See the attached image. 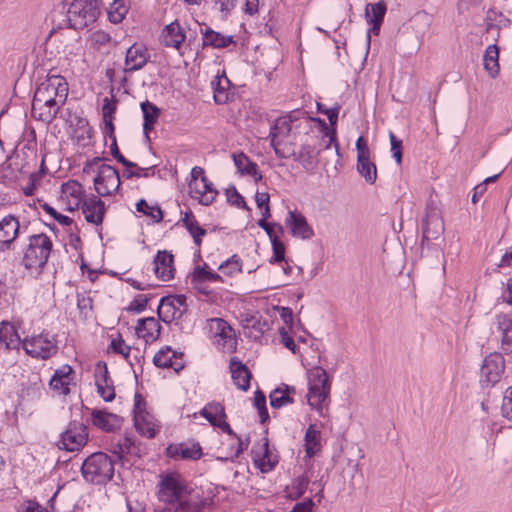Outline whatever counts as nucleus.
I'll use <instances>...</instances> for the list:
<instances>
[{
	"label": "nucleus",
	"instance_id": "f257e3e1",
	"mask_svg": "<svg viewBox=\"0 0 512 512\" xmlns=\"http://www.w3.org/2000/svg\"><path fill=\"white\" fill-rule=\"evenodd\" d=\"M158 500L172 506L170 512H202L206 499L178 472L160 475Z\"/></svg>",
	"mask_w": 512,
	"mask_h": 512
},
{
	"label": "nucleus",
	"instance_id": "f03ea898",
	"mask_svg": "<svg viewBox=\"0 0 512 512\" xmlns=\"http://www.w3.org/2000/svg\"><path fill=\"white\" fill-rule=\"evenodd\" d=\"M53 249V242L45 233L28 236L21 250L20 265L32 276L38 278L44 271Z\"/></svg>",
	"mask_w": 512,
	"mask_h": 512
},
{
	"label": "nucleus",
	"instance_id": "7ed1b4c3",
	"mask_svg": "<svg viewBox=\"0 0 512 512\" xmlns=\"http://www.w3.org/2000/svg\"><path fill=\"white\" fill-rule=\"evenodd\" d=\"M83 479L92 485H106L114 476L115 467L112 458L104 452L90 454L81 465Z\"/></svg>",
	"mask_w": 512,
	"mask_h": 512
},
{
	"label": "nucleus",
	"instance_id": "20e7f679",
	"mask_svg": "<svg viewBox=\"0 0 512 512\" xmlns=\"http://www.w3.org/2000/svg\"><path fill=\"white\" fill-rule=\"evenodd\" d=\"M100 0H73L67 9L65 25L59 23L57 29L63 27L82 30L93 24L100 15Z\"/></svg>",
	"mask_w": 512,
	"mask_h": 512
},
{
	"label": "nucleus",
	"instance_id": "39448f33",
	"mask_svg": "<svg viewBox=\"0 0 512 512\" xmlns=\"http://www.w3.org/2000/svg\"><path fill=\"white\" fill-rule=\"evenodd\" d=\"M331 383L325 369L314 367L308 374V394L309 405L320 411L322 403L330 393Z\"/></svg>",
	"mask_w": 512,
	"mask_h": 512
},
{
	"label": "nucleus",
	"instance_id": "423d86ee",
	"mask_svg": "<svg viewBox=\"0 0 512 512\" xmlns=\"http://www.w3.org/2000/svg\"><path fill=\"white\" fill-rule=\"evenodd\" d=\"M68 96V84L64 77L59 75L49 76L36 89L32 101V115L35 116L38 105L44 98L58 97L63 105Z\"/></svg>",
	"mask_w": 512,
	"mask_h": 512
},
{
	"label": "nucleus",
	"instance_id": "0eeeda50",
	"mask_svg": "<svg viewBox=\"0 0 512 512\" xmlns=\"http://www.w3.org/2000/svg\"><path fill=\"white\" fill-rule=\"evenodd\" d=\"M88 428L85 424L70 421L67 428L60 434L57 446L67 452H78L88 443Z\"/></svg>",
	"mask_w": 512,
	"mask_h": 512
},
{
	"label": "nucleus",
	"instance_id": "6e6552de",
	"mask_svg": "<svg viewBox=\"0 0 512 512\" xmlns=\"http://www.w3.org/2000/svg\"><path fill=\"white\" fill-rule=\"evenodd\" d=\"M22 347L29 356L37 359H49L58 351L55 336L48 332L25 338Z\"/></svg>",
	"mask_w": 512,
	"mask_h": 512
},
{
	"label": "nucleus",
	"instance_id": "1a4fd4ad",
	"mask_svg": "<svg viewBox=\"0 0 512 512\" xmlns=\"http://www.w3.org/2000/svg\"><path fill=\"white\" fill-rule=\"evenodd\" d=\"M120 183V175L115 167L108 164L99 166L94 178V187L98 195L106 197L114 194L118 191Z\"/></svg>",
	"mask_w": 512,
	"mask_h": 512
},
{
	"label": "nucleus",
	"instance_id": "9d476101",
	"mask_svg": "<svg viewBox=\"0 0 512 512\" xmlns=\"http://www.w3.org/2000/svg\"><path fill=\"white\" fill-rule=\"evenodd\" d=\"M505 370L504 357L497 352L485 357L480 370V383L483 387H492L498 383Z\"/></svg>",
	"mask_w": 512,
	"mask_h": 512
},
{
	"label": "nucleus",
	"instance_id": "9b49d317",
	"mask_svg": "<svg viewBox=\"0 0 512 512\" xmlns=\"http://www.w3.org/2000/svg\"><path fill=\"white\" fill-rule=\"evenodd\" d=\"M357 171L365 180L373 184L377 177L376 166L370 161V152L366 140L359 136L356 141Z\"/></svg>",
	"mask_w": 512,
	"mask_h": 512
},
{
	"label": "nucleus",
	"instance_id": "f8f14e48",
	"mask_svg": "<svg viewBox=\"0 0 512 512\" xmlns=\"http://www.w3.org/2000/svg\"><path fill=\"white\" fill-rule=\"evenodd\" d=\"M252 461L254 465L262 472L272 471L277 463V459L271 457L268 438H263L262 443L254 444L251 449Z\"/></svg>",
	"mask_w": 512,
	"mask_h": 512
},
{
	"label": "nucleus",
	"instance_id": "ddd939ff",
	"mask_svg": "<svg viewBox=\"0 0 512 512\" xmlns=\"http://www.w3.org/2000/svg\"><path fill=\"white\" fill-rule=\"evenodd\" d=\"M151 55L143 44H133L126 50L124 73H131L142 69L149 61Z\"/></svg>",
	"mask_w": 512,
	"mask_h": 512
},
{
	"label": "nucleus",
	"instance_id": "4468645a",
	"mask_svg": "<svg viewBox=\"0 0 512 512\" xmlns=\"http://www.w3.org/2000/svg\"><path fill=\"white\" fill-rule=\"evenodd\" d=\"M285 225L289 228L293 237L308 240L314 236V230L308 224L305 216L296 210L288 211L285 219Z\"/></svg>",
	"mask_w": 512,
	"mask_h": 512
},
{
	"label": "nucleus",
	"instance_id": "2eb2a0df",
	"mask_svg": "<svg viewBox=\"0 0 512 512\" xmlns=\"http://www.w3.org/2000/svg\"><path fill=\"white\" fill-rule=\"evenodd\" d=\"M91 423L104 432L113 433L121 428L123 418L104 409H92Z\"/></svg>",
	"mask_w": 512,
	"mask_h": 512
},
{
	"label": "nucleus",
	"instance_id": "dca6fc26",
	"mask_svg": "<svg viewBox=\"0 0 512 512\" xmlns=\"http://www.w3.org/2000/svg\"><path fill=\"white\" fill-rule=\"evenodd\" d=\"M95 377L98 394L105 402L113 401L115 399V389L105 362L99 361L97 363Z\"/></svg>",
	"mask_w": 512,
	"mask_h": 512
},
{
	"label": "nucleus",
	"instance_id": "f3484780",
	"mask_svg": "<svg viewBox=\"0 0 512 512\" xmlns=\"http://www.w3.org/2000/svg\"><path fill=\"white\" fill-rule=\"evenodd\" d=\"M81 209L88 223L100 225L103 222L106 207L105 203L95 195H91L81 203Z\"/></svg>",
	"mask_w": 512,
	"mask_h": 512
},
{
	"label": "nucleus",
	"instance_id": "a211bd4d",
	"mask_svg": "<svg viewBox=\"0 0 512 512\" xmlns=\"http://www.w3.org/2000/svg\"><path fill=\"white\" fill-rule=\"evenodd\" d=\"M166 455L172 459L198 460L203 456L199 443H177L169 444L166 448Z\"/></svg>",
	"mask_w": 512,
	"mask_h": 512
},
{
	"label": "nucleus",
	"instance_id": "6ab92c4d",
	"mask_svg": "<svg viewBox=\"0 0 512 512\" xmlns=\"http://www.w3.org/2000/svg\"><path fill=\"white\" fill-rule=\"evenodd\" d=\"M154 272L156 277L167 282L174 277V256L166 250L158 251L154 258Z\"/></svg>",
	"mask_w": 512,
	"mask_h": 512
},
{
	"label": "nucleus",
	"instance_id": "aec40b11",
	"mask_svg": "<svg viewBox=\"0 0 512 512\" xmlns=\"http://www.w3.org/2000/svg\"><path fill=\"white\" fill-rule=\"evenodd\" d=\"M19 229V221L13 215H7L0 221V252L10 249Z\"/></svg>",
	"mask_w": 512,
	"mask_h": 512
},
{
	"label": "nucleus",
	"instance_id": "412c9836",
	"mask_svg": "<svg viewBox=\"0 0 512 512\" xmlns=\"http://www.w3.org/2000/svg\"><path fill=\"white\" fill-rule=\"evenodd\" d=\"M365 18L371 24V28L367 32V40L370 43L371 34L379 35L380 33L384 19V0H380L376 4L368 3L365 7Z\"/></svg>",
	"mask_w": 512,
	"mask_h": 512
},
{
	"label": "nucleus",
	"instance_id": "4be33fe9",
	"mask_svg": "<svg viewBox=\"0 0 512 512\" xmlns=\"http://www.w3.org/2000/svg\"><path fill=\"white\" fill-rule=\"evenodd\" d=\"M230 372L233 383L241 390L247 391L250 388L252 374L248 367L237 357L230 359Z\"/></svg>",
	"mask_w": 512,
	"mask_h": 512
},
{
	"label": "nucleus",
	"instance_id": "5701e85b",
	"mask_svg": "<svg viewBox=\"0 0 512 512\" xmlns=\"http://www.w3.org/2000/svg\"><path fill=\"white\" fill-rule=\"evenodd\" d=\"M161 325L154 317L139 319L135 332L139 338L144 339L146 343H152L160 336Z\"/></svg>",
	"mask_w": 512,
	"mask_h": 512
},
{
	"label": "nucleus",
	"instance_id": "b1692460",
	"mask_svg": "<svg viewBox=\"0 0 512 512\" xmlns=\"http://www.w3.org/2000/svg\"><path fill=\"white\" fill-rule=\"evenodd\" d=\"M201 34L203 47L222 49L236 43L232 35H224L213 30L211 27L201 29Z\"/></svg>",
	"mask_w": 512,
	"mask_h": 512
},
{
	"label": "nucleus",
	"instance_id": "393cba45",
	"mask_svg": "<svg viewBox=\"0 0 512 512\" xmlns=\"http://www.w3.org/2000/svg\"><path fill=\"white\" fill-rule=\"evenodd\" d=\"M20 336L17 332L16 327L7 322L2 321L0 323V348L3 347L10 351L13 349H19L20 345H22Z\"/></svg>",
	"mask_w": 512,
	"mask_h": 512
},
{
	"label": "nucleus",
	"instance_id": "a878e982",
	"mask_svg": "<svg viewBox=\"0 0 512 512\" xmlns=\"http://www.w3.org/2000/svg\"><path fill=\"white\" fill-rule=\"evenodd\" d=\"M232 157L234 164L241 175L253 177L256 183L262 180L263 176L258 172L257 163L253 162L245 153H233Z\"/></svg>",
	"mask_w": 512,
	"mask_h": 512
},
{
	"label": "nucleus",
	"instance_id": "bb28decb",
	"mask_svg": "<svg viewBox=\"0 0 512 512\" xmlns=\"http://www.w3.org/2000/svg\"><path fill=\"white\" fill-rule=\"evenodd\" d=\"M140 108L143 114V132L146 138L149 139V132L154 130L161 115V110L157 105L148 100L142 102Z\"/></svg>",
	"mask_w": 512,
	"mask_h": 512
},
{
	"label": "nucleus",
	"instance_id": "cd10ccee",
	"mask_svg": "<svg viewBox=\"0 0 512 512\" xmlns=\"http://www.w3.org/2000/svg\"><path fill=\"white\" fill-rule=\"evenodd\" d=\"M185 38L184 30L177 21L166 25L162 33V42L166 47L180 49Z\"/></svg>",
	"mask_w": 512,
	"mask_h": 512
},
{
	"label": "nucleus",
	"instance_id": "c85d7f7f",
	"mask_svg": "<svg viewBox=\"0 0 512 512\" xmlns=\"http://www.w3.org/2000/svg\"><path fill=\"white\" fill-rule=\"evenodd\" d=\"M443 232V219L437 213L427 214L423 223V240L438 239Z\"/></svg>",
	"mask_w": 512,
	"mask_h": 512
},
{
	"label": "nucleus",
	"instance_id": "c756f323",
	"mask_svg": "<svg viewBox=\"0 0 512 512\" xmlns=\"http://www.w3.org/2000/svg\"><path fill=\"white\" fill-rule=\"evenodd\" d=\"M496 324L501 348L507 353L512 352V319L505 314H499L496 317Z\"/></svg>",
	"mask_w": 512,
	"mask_h": 512
},
{
	"label": "nucleus",
	"instance_id": "7c9ffc66",
	"mask_svg": "<svg viewBox=\"0 0 512 512\" xmlns=\"http://www.w3.org/2000/svg\"><path fill=\"white\" fill-rule=\"evenodd\" d=\"M193 197L199 199L202 205H210L218 194L213 183L206 177L203 176L198 186L191 190Z\"/></svg>",
	"mask_w": 512,
	"mask_h": 512
},
{
	"label": "nucleus",
	"instance_id": "2f4dec72",
	"mask_svg": "<svg viewBox=\"0 0 512 512\" xmlns=\"http://www.w3.org/2000/svg\"><path fill=\"white\" fill-rule=\"evenodd\" d=\"M72 373L73 370L70 365H63L57 369L51 377L49 382L50 387L55 391H59L63 395L69 394V376Z\"/></svg>",
	"mask_w": 512,
	"mask_h": 512
},
{
	"label": "nucleus",
	"instance_id": "473e14b6",
	"mask_svg": "<svg viewBox=\"0 0 512 512\" xmlns=\"http://www.w3.org/2000/svg\"><path fill=\"white\" fill-rule=\"evenodd\" d=\"M177 356V352L173 351L170 346L161 348L153 357V363L159 368H172L175 372L183 369L184 365L173 361Z\"/></svg>",
	"mask_w": 512,
	"mask_h": 512
},
{
	"label": "nucleus",
	"instance_id": "72a5a7b5",
	"mask_svg": "<svg viewBox=\"0 0 512 512\" xmlns=\"http://www.w3.org/2000/svg\"><path fill=\"white\" fill-rule=\"evenodd\" d=\"M165 300L162 297L157 308V314L164 323L169 324L174 320H179L187 312L185 309L178 308L174 303Z\"/></svg>",
	"mask_w": 512,
	"mask_h": 512
},
{
	"label": "nucleus",
	"instance_id": "f704fd0d",
	"mask_svg": "<svg viewBox=\"0 0 512 512\" xmlns=\"http://www.w3.org/2000/svg\"><path fill=\"white\" fill-rule=\"evenodd\" d=\"M213 89V98L216 104H225L229 100L228 88L230 86V80L225 74L222 76H215L211 81Z\"/></svg>",
	"mask_w": 512,
	"mask_h": 512
},
{
	"label": "nucleus",
	"instance_id": "c9c22d12",
	"mask_svg": "<svg viewBox=\"0 0 512 512\" xmlns=\"http://www.w3.org/2000/svg\"><path fill=\"white\" fill-rule=\"evenodd\" d=\"M58 97H49L44 98L41 101V104L38 105L37 110H40L39 115L33 116L35 119L43 121L47 124L51 123L58 114V108L55 110H52V107H54L57 104Z\"/></svg>",
	"mask_w": 512,
	"mask_h": 512
},
{
	"label": "nucleus",
	"instance_id": "e433bc0d",
	"mask_svg": "<svg viewBox=\"0 0 512 512\" xmlns=\"http://www.w3.org/2000/svg\"><path fill=\"white\" fill-rule=\"evenodd\" d=\"M484 68L488 74L495 78L499 73V50L496 45H489L484 53Z\"/></svg>",
	"mask_w": 512,
	"mask_h": 512
},
{
	"label": "nucleus",
	"instance_id": "4c0bfd02",
	"mask_svg": "<svg viewBox=\"0 0 512 512\" xmlns=\"http://www.w3.org/2000/svg\"><path fill=\"white\" fill-rule=\"evenodd\" d=\"M320 438V431L314 425H310L304 437L305 452L308 457H313L320 450Z\"/></svg>",
	"mask_w": 512,
	"mask_h": 512
},
{
	"label": "nucleus",
	"instance_id": "58836bf2",
	"mask_svg": "<svg viewBox=\"0 0 512 512\" xmlns=\"http://www.w3.org/2000/svg\"><path fill=\"white\" fill-rule=\"evenodd\" d=\"M203 416L212 426L222 418H226L224 406L219 402H210L200 411Z\"/></svg>",
	"mask_w": 512,
	"mask_h": 512
},
{
	"label": "nucleus",
	"instance_id": "ea45409f",
	"mask_svg": "<svg viewBox=\"0 0 512 512\" xmlns=\"http://www.w3.org/2000/svg\"><path fill=\"white\" fill-rule=\"evenodd\" d=\"M314 147L309 144H303L299 152H296L295 161L299 162L306 170L313 169L316 165Z\"/></svg>",
	"mask_w": 512,
	"mask_h": 512
},
{
	"label": "nucleus",
	"instance_id": "a19ab883",
	"mask_svg": "<svg viewBox=\"0 0 512 512\" xmlns=\"http://www.w3.org/2000/svg\"><path fill=\"white\" fill-rule=\"evenodd\" d=\"M309 478L306 475H300L293 479L290 486L287 487L288 498L297 500L303 496L307 490Z\"/></svg>",
	"mask_w": 512,
	"mask_h": 512
},
{
	"label": "nucleus",
	"instance_id": "79ce46f5",
	"mask_svg": "<svg viewBox=\"0 0 512 512\" xmlns=\"http://www.w3.org/2000/svg\"><path fill=\"white\" fill-rule=\"evenodd\" d=\"M108 19L111 23H120L128 13V7L125 0H114L107 11Z\"/></svg>",
	"mask_w": 512,
	"mask_h": 512
},
{
	"label": "nucleus",
	"instance_id": "37998d69",
	"mask_svg": "<svg viewBox=\"0 0 512 512\" xmlns=\"http://www.w3.org/2000/svg\"><path fill=\"white\" fill-rule=\"evenodd\" d=\"M134 426L138 433L148 439H152L156 436L158 430L152 422V416H143V418L137 422H134Z\"/></svg>",
	"mask_w": 512,
	"mask_h": 512
},
{
	"label": "nucleus",
	"instance_id": "c03bdc74",
	"mask_svg": "<svg viewBox=\"0 0 512 512\" xmlns=\"http://www.w3.org/2000/svg\"><path fill=\"white\" fill-rule=\"evenodd\" d=\"M218 270L226 276H233L236 272H242V260L234 254L218 265Z\"/></svg>",
	"mask_w": 512,
	"mask_h": 512
},
{
	"label": "nucleus",
	"instance_id": "a18cd8bd",
	"mask_svg": "<svg viewBox=\"0 0 512 512\" xmlns=\"http://www.w3.org/2000/svg\"><path fill=\"white\" fill-rule=\"evenodd\" d=\"M136 210L152 218L155 222H160L163 219L161 208L158 205L150 206L145 199H140L136 203Z\"/></svg>",
	"mask_w": 512,
	"mask_h": 512
},
{
	"label": "nucleus",
	"instance_id": "49530a36",
	"mask_svg": "<svg viewBox=\"0 0 512 512\" xmlns=\"http://www.w3.org/2000/svg\"><path fill=\"white\" fill-rule=\"evenodd\" d=\"M190 282H196L197 284L201 282H223V278L220 274L214 271L202 272V269H193L190 274Z\"/></svg>",
	"mask_w": 512,
	"mask_h": 512
},
{
	"label": "nucleus",
	"instance_id": "de8ad7c7",
	"mask_svg": "<svg viewBox=\"0 0 512 512\" xmlns=\"http://www.w3.org/2000/svg\"><path fill=\"white\" fill-rule=\"evenodd\" d=\"M291 129L292 120L288 117L281 116L275 120L274 124L270 128V132L278 137H287L289 136Z\"/></svg>",
	"mask_w": 512,
	"mask_h": 512
},
{
	"label": "nucleus",
	"instance_id": "09e8293b",
	"mask_svg": "<svg viewBox=\"0 0 512 512\" xmlns=\"http://www.w3.org/2000/svg\"><path fill=\"white\" fill-rule=\"evenodd\" d=\"M269 399L270 405L274 409H279L288 404L294 403L293 397L288 395V393H283L280 389H274L270 393Z\"/></svg>",
	"mask_w": 512,
	"mask_h": 512
},
{
	"label": "nucleus",
	"instance_id": "8fccbe9b",
	"mask_svg": "<svg viewBox=\"0 0 512 512\" xmlns=\"http://www.w3.org/2000/svg\"><path fill=\"white\" fill-rule=\"evenodd\" d=\"M182 223L191 236L196 234L206 235L207 233V231L199 225V222L196 220L191 211L185 213L184 217L182 218Z\"/></svg>",
	"mask_w": 512,
	"mask_h": 512
},
{
	"label": "nucleus",
	"instance_id": "3c124183",
	"mask_svg": "<svg viewBox=\"0 0 512 512\" xmlns=\"http://www.w3.org/2000/svg\"><path fill=\"white\" fill-rule=\"evenodd\" d=\"M227 201L230 205L238 208L250 210L244 197L238 192L234 185L228 187L225 191Z\"/></svg>",
	"mask_w": 512,
	"mask_h": 512
},
{
	"label": "nucleus",
	"instance_id": "603ef678",
	"mask_svg": "<svg viewBox=\"0 0 512 512\" xmlns=\"http://www.w3.org/2000/svg\"><path fill=\"white\" fill-rule=\"evenodd\" d=\"M271 245H272L273 255L269 259V263L276 264V263H281V262L285 261L286 247H285V244L280 240V238L273 239V241H271Z\"/></svg>",
	"mask_w": 512,
	"mask_h": 512
},
{
	"label": "nucleus",
	"instance_id": "864d4df0",
	"mask_svg": "<svg viewBox=\"0 0 512 512\" xmlns=\"http://www.w3.org/2000/svg\"><path fill=\"white\" fill-rule=\"evenodd\" d=\"M133 413H134V422L139 421V419L141 420L143 418V416L150 415L146 409V401L140 393H136L134 396Z\"/></svg>",
	"mask_w": 512,
	"mask_h": 512
},
{
	"label": "nucleus",
	"instance_id": "5fc2aeb1",
	"mask_svg": "<svg viewBox=\"0 0 512 512\" xmlns=\"http://www.w3.org/2000/svg\"><path fill=\"white\" fill-rule=\"evenodd\" d=\"M151 298L152 295L138 294L134 297L127 310L130 312L140 313L146 309Z\"/></svg>",
	"mask_w": 512,
	"mask_h": 512
},
{
	"label": "nucleus",
	"instance_id": "6e6d98bb",
	"mask_svg": "<svg viewBox=\"0 0 512 512\" xmlns=\"http://www.w3.org/2000/svg\"><path fill=\"white\" fill-rule=\"evenodd\" d=\"M110 348L113 353L122 355L125 359L129 357L131 351V347L125 344L121 334H118V338L112 339Z\"/></svg>",
	"mask_w": 512,
	"mask_h": 512
},
{
	"label": "nucleus",
	"instance_id": "4d7b16f0",
	"mask_svg": "<svg viewBox=\"0 0 512 512\" xmlns=\"http://www.w3.org/2000/svg\"><path fill=\"white\" fill-rule=\"evenodd\" d=\"M501 412L504 418L512 421V386L508 387L504 393L501 404Z\"/></svg>",
	"mask_w": 512,
	"mask_h": 512
},
{
	"label": "nucleus",
	"instance_id": "13d9d810",
	"mask_svg": "<svg viewBox=\"0 0 512 512\" xmlns=\"http://www.w3.org/2000/svg\"><path fill=\"white\" fill-rule=\"evenodd\" d=\"M389 138H390V144H391L390 151H391L392 157L395 159V161L398 165H401L402 151H403L402 141L397 139V137L392 132L389 133Z\"/></svg>",
	"mask_w": 512,
	"mask_h": 512
},
{
	"label": "nucleus",
	"instance_id": "bf43d9fd",
	"mask_svg": "<svg viewBox=\"0 0 512 512\" xmlns=\"http://www.w3.org/2000/svg\"><path fill=\"white\" fill-rule=\"evenodd\" d=\"M110 153L111 155L113 156V158H115L119 163H121L124 167L126 168H131V167H137V164L126 159L122 153L120 152L119 148H118V145H117V140L116 139H112L111 140V145H110Z\"/></svg>",
	"mask_w": 512,
	"mask_h": 512
},
{
	"label": "nucleus",
	"instance_id": "052dcab7",
	"mask_svg": "<svg viewBox=\"0 0 512 512\" xmlns=\"http://www.w3.org/2000/svg\"><path fill=\"white\" fill-rule=\"evenodd\" d=\"M62 192L65 194H69L74 198H81V196L84 193L83 186L79 182L74 180L62 184Z\"/></svg>",
	"mask_w": 512,
	"mask_h": 512
},
{
	"label": "nucleus",
	"instance_id": "680f3d73",
	"mask_svg": "<svg viewBox=\"0 0 512 512\" xmlns=\"http://www.w3.org/2000/svg\"><path fill=\"white\" fill-rule=\"evenodd\" d=\"M318 112L325 114L329 120V123L332 127L336 126L338 121V114L340 110V106L336 105L331 108H326L323 104L317 103Z\"/></svg>",
	"mask_w": 512,
	"mask_h": 512
},
{
	"label": "nucleus",
	"instance_id": "e2e57ef3",
	"mask_svg": "<svg viewBox=\"0 0 512 512\" xmlns=\"http://www.w3.org/2000/svg\"><path fill=\"white\" fill-rule=\"evenodd\" d=\"M215 7L221 15L227 18L231 11L236 7L237 0H213Z\"/></svg>",
	"mask_w": 512,
	"mask_h": 512
},
{
	"label": "nucleus",
	"instance_id": "0e129e2a",
	"mask_svg": "<svg viewBox=\"0 0 512 512\" xmlns=\"http://www.w3.org/2000/svg\"><path fill=\"white\" fill-rule=\"evenodd\" d=\"M275 155L279 159H288V158H295L296 157V151L293 147L292 143H283L280 148L275 149Z\"/></svg>",
	"mask_w": 512,
	"mask_h": 512
},
{
	"label": "nucleus",
	"instance_id": "69168bd1",
	"mask_svg": "<svg viewBox=\"0 0 512 512\" xmlns=\"http://www.w3.org/2000/svg\"><path fill=\"white\" fill-rule=\"evenodd\" d=\"M18 512H49L45 507L40 505L38 502L28 500L24 502Z\"/></svg>",
	"mask_w": 512,
	"mask_h": 512
},
{
	"label": "nucleus",
	"instance_id": "338daca9",
	"mask_svg": "<svg viewBox=\"0 0 512 512\" xmlns=\"http://www.w3.org/2000/svg\"><path fill=\"white\" fill-rule=\"evenodd\" d=\"M165 301L174 303L178 308L185 309L187 311V297L184 294L168 295L164 296Z\"/></svg>",
	"mask_w": 512,
	"mask_h": 512
},
{
	"label": "nucleus",
	"instance_id": "774afa93",
	"mask_svg": "<svg viewBox=\"0 0 512 512\" xmlns=\"http://www.w3.org/2000/svg\"><path fill=\"white\" fill-rule=\"evenodd\" d=\"M314 506V502L311 498H306L302 502H298L295 504L292 512H311Z\"/></svg>",
	"mask_w": 512,
	"mask_h": 512
}]
</instances>
